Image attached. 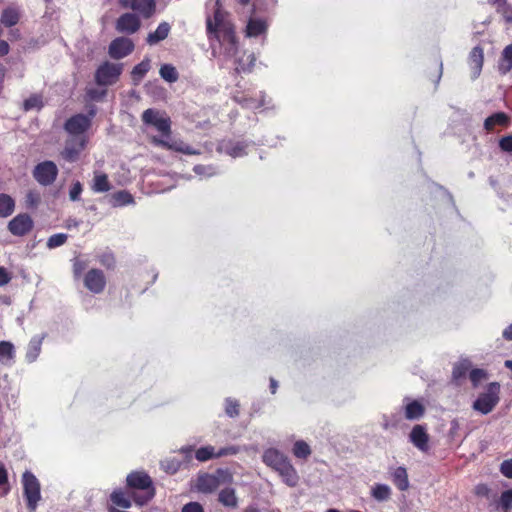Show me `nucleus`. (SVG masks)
Returning a JSON list of instances; mask_svg holds the SVG:
<instances>
[{"mask_svg": "<svg viewBox=\"0 0 512 512\" xmlns=\"http://www.w3.org/2000/svg\"><path fill=\"white\" fill-rule=\"evenodd\" d=\"M207 29L213 33L218 45L212 44L214 56H223L226 60H234L237 71H249L256 61L254 54H243L238 57L239 49L237 46L234 29L231 23L225 21L220 12L214 16V24L211 20L207 21Z\"/></svg>", "mask_w": 512, "mask_h": 512, "instance_id": "1", "label": "nucleus"}, {"mask_svg": "<svg viewBox=\"0 0 512 512\" xmlns=\"http://www.w3.org/2000/svg\"><path fill=\"white\" fill-rule=\"evenodd\" d=\"M500 390L501 386L498 382L489 383L485 391L480 393L473 402L472 408L480 414H489L500 401Z\"/></svg>", "mask_w": 512, "mask_h": 512, "instance_id": "2", "label": "nucleus"}, {"mask_svg": "<svg viewBox=\"0 0 512 512\" xmlns=\"http://www.w3.org/2000/svg\"><path fill=\"white\" fill-rule=\"evenodd\" d=\"M127 484L132 488L145 490L144 496H138L137 494L133 495L134 501L138 505L147 503L154 495L153 490L151 489V479L146 473L134 472L129 474L127 476Z\"/></svg>", "mask_w": 512, "mask_h": 512, "instance_id": "3", "label": "nucleus"}, {"mask_svg": "<svg viewBox=\"0 0 512 512\" xmlns=\"http://www.w3.org/2000/svg\"><path fill=\"white\" fill-rule=\"evenodd\" d=\"M142 121L145 125L155 128L163 136H170L171 134L170 118L163 111L147 109L142 113Z\"/></svg>", "mask_w": 512, "mask_h": 512, "instance_id": "4", "label": "nucleus"}, {"mask_svg": "<svg viewBox=\"0 0 512 512\" xmlns=\"http://www.w3.org/2000/svg\"><path fill=\"white\" fill-rule=\"evenodd\" d=\"M24 496L27 500V506L30 510H35L41 499L40 483L38 479L29 471L24 472L22 476Z\"/></svg>", "mask_w": 512, "mask_h": 512, "instance_id": "5", "label": "nucleus"}, {"mask_svg": "<svg viewBox=\"0 0 512 512\" xmlns=\"http://www.w3.org/2000/svg\"><path fill=\"white\" fill-rule=\"evenodd\" d=\"M231 476L224 470H217L215 474H202L198 477L196 487L200 492L203 493H211L216 490L219 485L226 481L230 480Z\"/></svg>", "mask_w": 512, "mask_h": 512, "instance_id": "6", "label": "nucleus"}, {"mask_svg": "<svg viewBox=\"0 0 512 512\" xmlns=\"http://www.w3.org/2000/svg\"><path fill=\"white\" fill-rule=\"evenodd\" d=\"M122 69V64L105 62L96 71L97 84L103 86L114 84L122 73Z\"/></svg>", "mask_w": 512, "mask_h": 512, "instance_id": "7", "label": "nucleus"}, {"mask_svg": "<svg viewBox=\"0 0 512 512\" xmlns=\"http://www.w3.org/2000/svg\"><path fill=\"white\" fill-rule=\"evenodd\" d=\"M88 142V136H68L65 141L61 156L68 162H75L79 159L81 152L85 149Z\"/></svg>", "mask_w": 512, "mask_h": 512, "instance_id": "8", "label": "nucleus"}, {"mask_svg": "<svg viewBox=\"0 0 512 512\" xmlns=\"http://www.w3.org/2000/svg\"><path fill=\"white\" fill-rule=\"evenodd\" d=\"M94 114V112H91L89 116L77 114L68 119L65 123V130L67 131L68 136H87L86 131L91 126V119Z\"/></svg>", "mask_w": 512, "mask_h": 512, "instance_id": "9", "label": "nucleus"}, {"mask_svg": "<svg viewBox=\"0 0 512 512\" xmlns=\"http://www.w3.org/2000/svg\"><path fill=\"white\" fill-rule=\"evenodd\" d=\"M57 175L58 168L52 161H44L39 163L33 171L34 178L39 184L43 186L52 184L55 181Z\"/></svg>", "mask_w": 512, "mask_h": 512, "instance_id": "10", "label": "nucleus"}, {"mask_svg": "<svg viewBox=\"0 0 512 512\" xmlns=\"http://www.w3.org/2000/svg\"><path fill=\"white\" fill-rule=\"evenodd\" d=\"M120 5L125 9H132L144 18H150L155 12L154 0H119Z\"/></svg>", "mask_w": 512, "mask_h": 512, "instance_id": "11", "label": "nucleus"}, {"mask_svg": "<svg viewBox=\"0 0 512 512\" xmlns=\"http://www.w3.org/2000/svg\"><path fill=\"white\" fill-rule=\"evenodd\" d=\"M84 286L92 293L99 294L104 291L106 278L100 269H91L84 276Z\"/></svg>", "mask_w": 512, "mask_h": 512, "instance_id": "12", "label": "nucleus"}, {"mask_svg": "<svg viewBox=\"0 0 512 512\" xmlns=\"http://www.w3.org/2000/svg\"><path fill=\"white\" fill-rule=\"evenodd\" d=\"M134 50V43L127 37L114 39L109 46V54L114 59H122Z\"/></svg>", "mask_w": 512, "mask_h": 512, "instance_id": "13", "label": "nucleus"}, {"mask_svg": "<svg viewBox=\"0 0 512 512\" xmlns=\"http://www.w3.org/2000/svg\"><path fill=\"white\" fill-rule=\"evenodd\" d=\"M141 21L136 14L124 13L116 21V30L124 34H133L139 30Z\"/></svg>", "mask_w": 512, "mask_h": 512, "instance_id": "14", "label": "nucleus"}, {"mask_svg": "<svg viewBox=\"0 0 512 512\" xmlns=\"http://www.w3.org/2000/svg\"><path fill=\"white\" fill-rule=\"evenodd\" d=\"M409 439L420 451L427 452L429 450V435L424 426L415 425L410 432Z\"/></svg>", "mask_w": 512, "mask_h": 512, "instance_id": "15", "label": "nucleus"}, {"mask_svg": "<svg viewBox=\"0 0 512 512\" xmlns=\"http://www.w3.org/2000/svg\"><path fill=\"white\" fill-rule=\"evenodd\" d=\"M262 460L267 466L271 467L276 472H278L279 469L289 461L282 452L275 448L266 449L263 453Z\"/></svg>", "mask_w": 512, "mask_h": 512, "instance_id": "16", "label": "nucleus"}, {"mask_svg": "<svg viewBox=\"0 0 512 512\" xmlns=\"http://www.w3.org/2000/svg\"><path fill=\"white\" fill-rule=\"evenodd\" d=\"M247 144L240 141H222L218 146V151L225 153L233 158L242 157L247 154Z\"/></svg>", "mask_w": 512, "mask_h": 512, "instance_id": "17", "label": "nucleus"}, {"mask_svg": "<svg viewBox=\"0 0 512 512\" xmlns=\"http://www.w3.org/2000/svg\"><path fill=\"white\" fill-rule=\"evenodd\" d=\"M32 224V219L28 215L21 214L13 218L8 227L12 234L22 236L30 231Z\"/></svg>", "mask_w": 512, "mask_h": 512, "instance_id": "18", "label": "nucleus"}, {"mask_svg": "<svg viewBox=\"0 0 512 512\" xmlns=\"http://www.w3.org/2000/svg\"><path fill=\"white\" fill-rule=\"evenodd\" d=\"M268 29V23L265 19L251 17L246 26L247 37H258L265 35Z\"/></svg>", "mask_w": 512, "mask_h": 512, "instance_id": "19", "label": "nucleus"}, {"mask_svg": "<svg viewBox=\"0 0 512 512\" xmlns=\"http://www.w3.org/2000/svg\"><path fill=\"white\" fill-rule=\"evenodd\" d=\"M44 338H45V334H42V335H35L30 339V341L26 347V353H25V360L28 363H33L37 360V358L41 352V347H42Z\"/></svg>", "mask_w": 512, "mask_h": 512, "instance_id": "20", "label": "nucleus"}, {"mask_svg": "<svg viewBox=\"0 0 512 512\" xmlns=\"http://www.w3.org/2000/svg\"><path fill=\"white\" fill-rule=\"evenodd\" d=\"M483 50L479 46L472 49L469 55L468 63L471 69V78L476 79L482 70L483 66Z\"/></svg>", "mask_w": 512, "mask_h": 512, "instance_id": "21", "label": "nucleus"}, {"mask_svg": "<svg viewBox=\"0 0 512 512\" xmlns=\"http://www.w3.org/2000/svg\"><path fill=\"white\" fill-rule=\"evenodd\" d=\"M472 368V362L469 359H460L454 364L452 371L453 380L456 381L457 384H461V381L465 379L466 376L469 377Z\"/></svg>", "mask_w": 512, "mask_h": 512, "instance_id": "22", "label": "nucleus"}, {"mask_svg": "<svg viewBox=\"0 0 512 512\" xmlns=\"http://www.w3.org/2000/svg\"><path fill=\"white\" fill-rule=\"evenodd\" d=\"M424 406L417 400H405L404 415L408 420H418L424 414Z\"/></svg>", "mask_w": 512, "mask_h": 512, "instance_id": "23", "label": "nucleus"}, {"mask_svg": "<svg viewBox=\"0 0 512 512\" xmlns=\"http://www.w3.org/2000/svg\"><path fill=\"white\" fill-rule=\"evenodd\" d=\"M277 473L289 487H295L299 482L298 473L290 461L286 462Z\"/></svg>", "mask_w": 512, "mask_h": 512, "instance_id": "24", "label": "nucleus"}, {"mask_svg": "<svg viewBox=\"0 0 512 512\" xmlns=\"http://www.w3.org/2000/svg\"><path fill=\"white\" fill-rule=\"evenodd\" d=\"M16 355L15 346L10 341H0V363L4 366H12Z\"/></svg>", "mask_w": 512, "mask_h": 512, "instance_id": "25", "label": "nucleus"}, {"mask_svg": "<svg viewBox=\"0 0 512 512\" xmlns=\"http://www.w3.org/2000/svg\"><path fill=\"white\" fill-rule=\"evenodd\" d=\"M260 94H261L260 100L255 99L252 96H249L247 94H237L234 96V99L237 103H239L240 105H242L245 108L258 109V108L266 106L265 95L262 93H260Z\"/></svg>", "mask_w": 512, "mask_h": 512, "instance_id": "26", "label": "nucleus"}, {"mask_svg": "<svg viewBox=\"0 0 512 512\" xmlns=\"http://www.w3.org/2000/svg\"><path fill=\"white\" fill-rule=\"evenodd\" d=\"M170 29L171 27L169 23L161 22L155 31L148 34L146 39L147 43L149 45H156L159 42L163 41L168 37Z\"/></svg>", "mask_w": 512, "mask_h": 512, "instance_id": "27", "label": "nucleus"}, {"mask_svg": "<svg viewBox=\"0 0 512 512\" xmlns=\"http://www.w3.org/2000/svg\"><path fill=\"white\" fill-rule=\"evenodd\" d=\"M91 189L96 193H103L107 192L111 189V184L109 182L108 176L101 172V171H95Z\"/></svg>", "mask_w": 512, "mask_h": 512, "instance_id": "28", "label": "nucleus"}, {"mask_svg": "<svg viewBox=\"0 0 512 512\" xmlns=\"http://www.w3.org/2000/svg\"><path fill=\"white\" fill-rule=\"evenodd\" d=\"M509 123V117L504 112H497L484 121V128L488 132L493 131L495 126H507Z\"/></svg>", "mask_w": 512, "mask_h": 512, "instance_id": "29", "label": "nucleus"}, {"mask_svg": "<svg viewBox=\"0 0 512 512\" xmlns=\"http://www.w3.org/2000/svg\"><path fill=\"white\" fill-rule=\"evenodd\" d=\"M392 481L399 490H407L409 488L407 470L401 466L397 467L392 473Z\"/></svg>", "mask_w": 512, "mask_h": 512, "instance_id": "30", "label": "nucleus"}, {"mask_svg": "<svg viewBox=\"0 0 512 512\" xmlns=\"http://www.w3.org/2000/svg\"><path fill=\"white\" fill-rule=\"evenodd\" d=\"M150 68L151 61L148 57H145L139 64H137L133 68L131 72L133 82L135 84H138L144 78V76L147 74Z\"/></svg>", "mask_w": 512, "mask_h": 512, "instance_id": "31", "label": "nucleus"}, {"mask_svg": "<svg viewBox=\"0 0 512 512\" xmlns=\"http://www.w3.org/2000/svg\"><path fill=\"white\" fill-rule=\"evenodd\" d=\"M392 490L387 484H374L371 487V496L379 502H384L390 499Z\"/></svg>", "mask_w": 512, "mask_h": 512, "instance_id": "32", "label": "nucleus"}, {"mask_svg": "<svg viewBox=\"0 0 512 512\" xmlns=\"http://www.w3.org/2000/svg\"><path fill=\"white\" fill-rule=\"evenodd\" d=\"M111 204L113 207L132 205L134 204V198L128 191L121 190L112 194Z\"/></svg>", "mask_w": 512, "mask_h": 512, "instance_id": "33", "label": "nucleus"}, {"mask_svg": "<svg viewBox=\"0 0 512 512\" xmlns=\"http://www.w3.org/2000/svg\"><path fill=\"white\" fill-rule=\"evenodd\" d=\"M495 6L507 24L512 25V6L508 5L506 0H489Z\"/></svg>", "mask_w": 512, "mask_h": 512, "instance_id": "34", "label": "nucleus"}, {"mask_svg": "<svg viewBox=\"0 0 512 512\" xmlns=\"http://www.w3.org/2000/svg\"><path fill=\"white\" fill-rule=\"evenodd\" d=\"M218 500L221 504L227 507L235 508L237 506V497L235 490L232 488H225L221 490Z\"/></svg>", "mask_w": 512, "mask_h": 512, "instance_id": "35", "label": "nucleus"}, {"mask_svg": "<svg viewBox=\"0 0 512 512\" xmlns=\"http://www.w3.org/2000/svg\"><path fill=\"white\" fill-rule=\"evenodd\" d=\"M160 77L168 83H175L179 79L177 69L171 64H163L159 70Z\"/></svg>", "mask_w": 512, "mask_h": 512, "instance_id": "36", "label": "nucleus"}, {"mask_svg": "<svg viewBox=\"0 0 512 512\" xmlns=\"http://www.w3.org/2000/svg\"><path fill=\"white\" fill-rule=\"evenodd\" d=\"M195 458L199 462H206L210 459L218 458L217 450L211 445L200 447L195 451Z\"/></svg>", "mask_w": 512, "mask_h": 512, "instance_id": "37", "label": "nucleus"}, {"mask_svg": "<svg viewBox=\"0 0 512 512\" xmlns=\"http://www.w3.org/2000/svg\"><path fill=\"white\" fill-rule=\"evenodd\" d=\"M512 69V45H508L502 52L499 63V71L502 74L508 73Z\"/></svg>", "mask_w": 512, "mask_h": 512, "instance_id": "38", "label": "nucleus"}, {"mask_svg": "<svg viewBox=\"0 0 512 512\" xmlns=\"http://www.w3.org/2000/svg\"><path fill=\"white\" fill-rule=\"evenodd\" d=\"M14 210V201L7 194H0V217H7Z\"/></svg>", "mask_w": 512, "mask_h": 512, "instance_id": "39", "label": "nucleus"}, {"mask_svg": "<svg viewBox=\"0 0 512 512\" xmlns=\"http://www.w3.org/2000/svg\"><path fill=\"white\" fill-rule=\"evenodd\" d=\"M488 379V373L481 368H472L469 373V380L474 388L478 387L480 383Z\"/></svg>", "mask_w": 512, "mask_h": 512, "instance_id": "40", "label": "nucleus"}, {"mask_svg": "<svg viewBox=\"0 0 512 512\" xmlns=\"http://www.w3.org/2000/svg\"><path fill=\"white\" fill-rule=\"evenodd\" d=\"M43 98L39 94H33L23 103L25 111L40 110L43 107Z\"/></svg>", "mask_w": 512, "mask_h": 512, "instance_id": "41", "label": "nucleus"}, {"mask_svg": "<svg viewBox=\"0 0 512 512\" xmlns=\"http://www.w3.org/2000/svg\"><path fill=\"white\" fill-rule=\"evenodd\" d=\"M19 20V13L14 8H7L2 12L1 15V22L5 26H13L15 25Z\"/></svg>", "mask_w": 512, "mask_h": 512, "instance_id": "42", "label": "nucleus"}, {"mask_svg": "<svg viewBox=\"0 0 512 512\" xmlns=\"http://www.w3.org/2000/svg\"><path fill=\"white\" fill-rule=\"evenodd\" d=\"M293 454L297 458L306 459L311 454V449L305 441L299 440L294 444Z\"/></svg>", "mask_w": 512, "mask_h": 512, "instance_id": "43", "label": "nucleus"}, {"mask_svg": "<svg viewBox=\"0 0 512 512\" xmlns=\"http://www.w3.org/2000/svg\"><path fill=\"white\" fill-rule=\"evenodd\" d=\"M110 498H111L112 503L119 507H122V508L131 507L130 499L128 497H126L124 492H122L120 490L114 491L111 494Z\"/></svg>", "mask_w": 512, "mask_h": 512, "instance_id": "44", "label": "nucleus"}, {"mask_svg": "<svg viewBox=\"0 0 512 512\" xmlns=\"http://www.w3.org/2000/svg\"><path fill=\"white\" fill-rule=\"evenodd\" d=\"M168 138H169V136H163V135L161 137L153 136L151 138V141L156 146L163 147V148H166L169 150H173V146H175L176 140L170 141Z\"/></svg>", "mask_w": 512, "mask_h": 512, "instance_id": "45", "label": "nucleus"}, {"mask_svg": "<svg viewBox=\"0 0 512 512\" xmlns=\"http://www.w3.org/2000/svg\"><path fill=\"white\" fill-rule=\"evenodd\" d=\"M67 240V235L64 233H58L54 234L51 237H49L47 241V247L50 249L57 248L61 245H63Z\"/></svg>", "mask_w": 512, "mask_h": 512, "instance_id": "46", "label": "nucleus"}, {"mask_svg": "<svg viewBox=\"0 0 512 512\" xmlns=\"http://www.w3.org/2000/svg\"><path fill=\"white\" fill-rule=\"evenodd\" d=\"M193 170L197 175L203 177H211L217 173L216 169L210 165H196Z\"/></svg>", "mask_w": 512, "mask_h": 512, "instance_id": "47", "label": "nucleus"}, {"mask_svg": "<svg viewBox=\"0 0 512 512\" xmlns=\"http://www.w3.org/2000/svg\"><path fill=\"white\" fill-rule=\"evenodd\" d=\"M243 449H246V447L242 448L240 446L230 445V446L218 449L217 455H218V458L224 457V456L236 455Z\"/></svg>", "mask_w": 512, "mask_h": 512, "instance_id": "48", "label": "nucleus"}, {"mask_svg": "<svg viewBox=\"0 0 512 512\" xmlns=\"http://www.w3.org/2000/svg\"><path fill=\"white\" fill-rule=\"evenodd\" d=\"M173 151L180 152V153L187 154V155H196V154L200 153L199 151L193 149L191 146L185 144L184 142L177 141V140H176L175 146H173Z\"/></svg>", "mask_w": 512, "mask_h": 512, "instance_id": "49", "label": "nucleus"}, {"mask_svg": "<svg viewBox=\"0 0 512 512\" xmlns=\"http://www.w3.org/2000/svg\"><path fill=\"white\" fill-rule=\"evenodd\" d=\"M226 414L230 417H236L239 414V403L233 399H226L225 405Z\"/></svg>", "mask_w": 512, "mask_h": 512, "instance_id": "50", "label": "nucleus"}, {"mask_svg": "<svg viewBox=\"0 0 512 512\" xmlns=\"http://www.w3.org/2000/svg\"><path fill=\"white\" fill-rule=\"evenodd\" d=\"M500 505L504 509H509L512 505V489L506 490L500 497Z\"/></svg>", "mask_w": 512, "mask_h": 512, "instance_id": "51", "label": "nucleus"}, {"mask_svg": "<svg viewBox=\"0 0 512 512\" xmlns=\"http://www.w3.org/2000/svg\"><path fill=\"white\" fill-rule=\"evenodd\" d=\"M82 193V185L80 182H75L70 188L69 197L72 201L79 200L80 194Z\"/></svg>", "mask_w": 512, "mask_h": 512, "instance_id": "52", "label": "nucleus"}, {"mask_svg": "<svg viewBox=\"0 0 512 512\" xmlns=\"http://www.w3.org/2000/svg\"><path fill=\"white\" fill-rule=\"evenodd\" d=\"M499 146L504 152L512 153V134L501 138Z\"/></svg>", "mask_w": 512, "mask_h": 512, "instance_id": "53", "label": "nucleus"}, {"mask_svg": "<svg viewBox=\"0 0 512 512\" xmlns=\"http://www.w3.org/2000/svg\"><path fill=\"white\" fill-rule=\"evenodd\" d=\"M500 471L504 476L512 478V459L502 462Z\"/></svg>", "mask_w": 512, "mask_h": 512, "instance_id": "54", "label": "nucleus"}, {"mask_svg": "<svg viewBox=\"0 0 512 512\" xmlns=\"http://www.w3.org/2000/svg\"><path fill=\"white\" fill-rule=\"evenodd\" d=\"M182 512H204L203 507L198 502H190L182 508Z\"/></svg>", "mask_w": 512, "mask_h": 512, "instance_id": "55", "label": "nucleus"}, {"mask_svg": "<svg viewBox=\"0 0 512 512\" xmlns=\"http://www.w3.org/2000/svg\"><path fill=\"white\" fill-rule=\"evenodd\" d=\"M85 268H86V264L84 261H81L78 259L75 260L74 264H73V273H74L75 278L80 277L81 273L83 272V270Z\"/></svg>", "mask_w": 512, "mask_h": 512, "instance_id": "56", "label": "nucleus"}, {"mask_svg": "<svg viewBox=\"0 0 512 512\" xmlns=\"http://www.w3.org/2000/svg\"><path fill=\"white\" fill-rule=\"evenodd\" d=\"M39 195L35 192H32L30 191L27 195H26V203L27 205L29 206H36L39 202Z\"/></svg>", "mask_w": 512, "mask_h": 512, "instance_id": "57", "label": "nucleus"}, {"mask_svg": "<svg viewBox=\"0 0 512 512\" xmlns=\"http://www.w3.org/2000/svg\"><path fill=\"white\" fill-rule=\"evenodd\" d=\"M11 280V276L7 272V270L3 267H0V287L8 284Z\"/></svg>", "mask_w": 512, "mask_h": 512, "instance_id": "58", "label": "nucleus"}, {"mask_svg": "<svg viewBox=\"0 0 512 512\" xmlns=\"http://www.w3.org/2000/svg\"><path fill=\"white\" fill-rule=\"evenodd\" d=\"M163 467L165 468L166 471L170 472V473H175L177 470H178V467H179V463H171L169 465H166L165 463H162Z\"/></svg>", "mask_w": 512, "mask_h": 512, "instance_id": "59", "label": "nucleus"}, {"mask_svg": "<svg viewBox=\"0 0 512 512\" xmlns=\"http://www.w3.org/2000/svg\"><path fill=\"white\" fill-rule=\"evenodd\" d=\"M502 336L506 340H512V324H510L507 328L504 329Z\"/></svg>", "mask_w": 512, "mask_h": 512, "instance_id": "60", "label": "nucleus"}, {"mask_svg": "<svg viewBox=\"0 0 512 512\" xmlns=\"http://www.w3.org/2000/svg\"><path fill=\"white\" fill-rule=\"evenodd\" d=\"M9 52V45L5 41H0V56L6 55Z\"/></svg>", "mask_w": 512, "mask_h": 512, "instance_id": "61", "label": "nucleus"}, {"mask_svg": "<svg viewBox=\"0 0 512 512\" xmlns=\"http://www.w3.org/2000/svg\"><path fill=\"white\" fill-rule=\"evenodd\" d=\"M7 482V472L5 468L0 465V485H3Z\"/></svg>", "mask_w": 512, "mask_h": 512, "instance_id": "62", "label": "nucleus"}, {"mask_svg": "<svg viewBox=\"0 0 512 512\" xmlns=\"http://www.w3.org/2000/svg\"><path fill=\"white\" fill-rule=\"evenodd\" d=\"M277 388H278V384H277L276 380L271 379V380H270V389H271V393H272V394H275V393H276Z\"/></svg>", "mask_w": 512, "mask_h": 512, "instance_id": "63", "label": "nucleus"}, {"mask_svg": "<svg viewBox=\"0 0 512 512\" xmlns=\"http://www.w3.org/2000/svg\"><path fill=\"white\" fill-rule=\"evenodd\" d=\"M101 263L107 267H112L114 260L112 257H109L107 260H101Z\"/></svg>", "mask_w": 512, "mask_h": 512, "instance_id": "64", "label": "nucleus"}]
</instances>
